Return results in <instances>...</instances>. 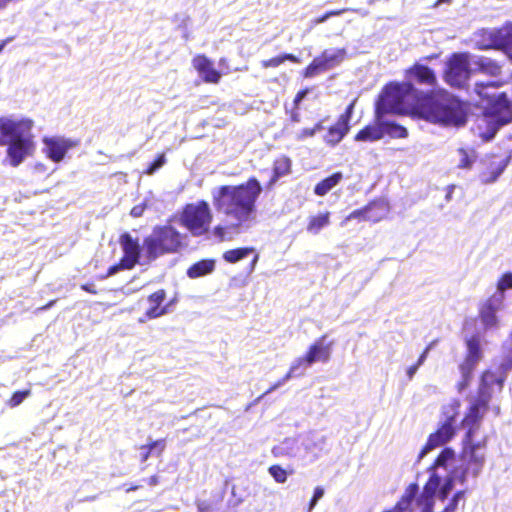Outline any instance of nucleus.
Here are the masks:
<instances>
[{"label": "nucleus", "instance_id": "nucleus-28", "mask_svg": "<svg viewBox=\"0 0 512 512\" xmlns=\"http://www.w3.org/2000/svg\"><path fill=\"white\" fill-rule=\"evenodd\" d=\"M254 252L253 248H237L228 250L223 254V258L225 261L229 263H236L245 257H247L250 253Z\"/></svg>", "mask_w": 512, "mask_h": 512}, {"label": "nucleus", "instance_id": "nucleus-50", "mask_svg": "<svg viewBox=\"0 0 512 512\" xmlns=\"http://www.w3.org/2000/svg\"><path fill=\"white\" fill-rule=\"evenodd\" d=\"M141 450H142V454H141L142 460L146 461L148 459L151 451L146 447V445L142 446Z\"/></svg>", "mask_w": 512, "mask_h": 512}, {"label": "nucleus", "instance_id": "nucleus-4", "mask_svg": "<svg viewBox=\"0 0 512 512\" xmlns=\"http://www.w3.org/2000/svg\"><path fill=\"white\" fill-rule=\"evenodd\" d=\"M185 239L186 235L171 225L158 226L145 238L143 252L148 260H155L162 255L180 251L185 246Z\"/></svg>", "mask_w": 512, "mask_h": 512}, {"label": "nucleus", "instance_id": "nucleus-36", "mask_svg": "<svg viewBox=\"0 0 512 512\" xmlns=\"http://www.w3.org/2000/svg\"><path fill=\"white\" fill-rule=\"evenodd\" d=\"M508 289H512V272H507L502 275L498 281L497 291L495 293L504 295V292Z\"/></svg>", "mask_w": 512, "mask_h": 512}, {"label": "nucleus", "instance_id": "nucleus-20", "mask_svg": "<svg viewBox=\"0 0 512 512\" xmlns=\"http://www.w3.org/2000/svg\"><path fill=\"white\" fill-rule=\"evenodd\" d=\"M406 78L410 80H416L419 83L426 85H433L436 82L435 74L428 67L416 64L409 70H407Z\"/></svg>", "mask_w": 512, "mask_h": 512}, {"label": "nucleus", "instance_id": "nucleus-46", "mask_svg": "<svg viewBox=\"0 0 512 512\" xmlns=\"http://www.w3.org/2000/svg\"><path fill=\"white\" fill-rule=\"evenodd\" d=\"M145 210V205L144 204H140V205H136L134 206L132 209H131V215L133 217H140L142 216L143 212Z\"/></svg>", "mask_w": 512, "mask_h": 512}, {"label": "nucleus", "instance_id": "nucleus-39", "mask_svg": "<svg viewBox=\"0 0 512 512\" xmlns=\"http://www.w3.org/2000/svg\"><path fill=\"white\" fill-rule=\"evenodd\" d=\"M461 380L457 383L456 388L459 393H463L464 390L469 386L470 381L472 379V373H464V371H460Z\"/></svg>", "mask_w": 512, "mask_h": 512}, {"label": "nucleus", "instance_id": "nucleus-33", "mask_svg": "<svg viewBox=\"0 0 512 512\" xmlns=\"http://www.w3.org/2000/svg\"><path fill=\"white\" fill-rule=\"evenodd\" d=\"M500 85H502L501 81L489 82L487 84L476 83L475 87H474V91L476 92V94L479 97H481L483 99H491L494 96L492 94H490L488 90L491 89V88H496V87H498Z\"/></svg>", "mask_w": 512, "mask_h": 512}, {"label": "nucleus", "instance_id": "nucleus-44", "mask_svg": "<svg viewBox=\"0 0 512 512\" xmlns=\"http://www.w3.org/2000/svg\"><path fill=\"white\" fill-rule=\"evenodd\" d=\"M393 130L391 131V134H393L396 137L399 138H405L408 135L407 130L404 127L401 126H393Z\"/></svg>", "mask_w": 512, "mask_h": 512}, {"label": "nucleus", "instance_id": "nucleus-7", "mask_svg": "<svg viewBox=\"0 0 512 512\" xmlns=\"http://www.w3.org/2000/svg\"><path fill=\"white\" fill-rule=\"evenodd\" d=\"M315 448V443L311 434L297 438L285 439L280 445L273 449L276 456H286L304 460L308 454Z\"/></svg>", "mask_w": 512, "mask_h": 512}, {"label": "nucleus", "instance_id": "nucleus-34", "mask_svg": "<svg viewBox=\"0 0 512 512\" xmlns=\"http://www.w3.org/2000/svg\"><path fill=\"white\" fill-rule=\"evenodd\" d=\"M458 154H459V162H458V167L460 168H470L472 166V164L474 163L475 161V155L473 152H468L464 149H459L458 150Z\"/></svg>", "mask_w": 512, "mask_h": 512}, {"label": "nucleus", "instance_id": "nucleus-59", "mask_svg": "<svg viewBox=\"0 0 512 512\" xmlns=\"http://www.w3.org/2000/svg\"><path fill=\"white\" fill-rule=\"evenodd\" d=\"M6 45V41H3L1 44H0V52L3 50L4 46Z\"/></svg>", "mask_w": 512, "mask_h": 512}, {"label": "nucleus", "instance_id": "nucleus-10", "mask_svg": "<svg viewBox=\"0 0 512 512\" xmlns=\"http://www.w3.org/2000/svg\"><path fill=\"white\" fill-rule=\"evenodd\" d=\"M483 121L492 125L493 133H495L500 126L512 121V109L505 94H500L495 102L492 103Z\"/></svg>", "mask_w": 512, "mask_h": 512}, {"label": "nucleus", "instance_id": "nucleus-35", "mask_svg": "<svg viewBox=\"0 0 512 512\" xmlns=\"http://www.w3.org/2000/svg\"><path fill=\"white\" fill-rule=\"evenodd\" d=\"M31 395V390L26 389L23 391L15 392L11 398L8 400L7 404L11 408H15L19 406L27 397Z\"/></svg>", "mask_w": 512, "mask_h": 512}, {"label": "nucleus", "instance_id": "nucleus-57", "mask_svg": "<svg viewBox=\"0 0 512 512\" xmlns=\"http://www.w3.org/2000/svg\"><path fill=\"white\" fill-rule=\"evenodd\" d=\"M54 303H55V301H51V302H49L47 305L43 306V307L41 308V310H47V309H49V308H50Z\"/></svg>", "mask_w": 512, "mask_h": 512}, {"label": "nucleus", "instance_id": "nucleus-12", "mask_svg": "<svg viewBox=\"0 0 512 512\" xmlns=\"http://www.w3.org/2000/svg\"><path fill=\"white\" fill-rule=\"evenodd\" d=\"M355 100L347 107L344 114H342L335 125L329 128L324 137L326 144L330 146L337 145L349 131V122L353 113Z\"/></svg>", "mask_w": 512, "mask_h": 512}, {"label": "nucleus", "instance_id": "nucleus-38", "mask_svg": "<svg viewBox=\"0 0 512 512\" xmlns=\"http://www.w3.org/2000/svg\"><path fill=\"white\" fill-rule=\"evenodd\" d=\"M464 493V491L457 492L451 499L450 503L444 508L443 512H455L459 502L464 498Z\"/></svg>", "mask_w": 512, "mask_h": 512}, {"label": "nucleus", "instance_id": "nucleus-49", "mask_svg": "<svg viewBox=\"0 0 512 512\" xmlns=\"http://www.w3.org/2000/svg\"><path fill=\"white\" fill-rule=\"evenodd\" d=\"M120 268H123L121 264L110 267L107 274L103 278L110 277L116 274L120 270Z\"/></svg>", "mask_w": 512, "mask_h": 512}, {"label": "nucleus", "instance_id": "nucleus-58", "mask_svg": "<svg viewBox=\"0 0 512 512\" xmlns=\"http://www.w3.org/2000/svg\"><path fill=\"white\" fill-rule=\"evenodd\" d=\"M225 63H226V59H224V58H222V59L219 61V65H220V66H223Z\"/></svg>", "mask_w": 512, "mask_h": 512}, {"label": "nucleus", "instance_id": "nucleus-64", "mask_svg": "<svg viewBox=\"0 0 512 512\" xmlns=\"http://www.w3.org/2000/svg\"><path fill=\"white\" fill-rule=\"evenodd\" d=\"M139 322L144 323V322H145V319H144V318H140V319H139Z\"/></svg>", "mask_w": 512, "mask_h": 512}, {"label": "nucleus", "instance_id": "nucleus-18", "mask_svg": "<svg viewBox=\"0 0 512 512\" xmlns=\"http://www.w3.org/2000/svg\"><path fill=\"white\" fill-rule=\"evenodd\" d=\"M325 338L323 336L316 340L305 354L311 365L316 362H327L330 359L332 343H325Z\"/></svg>", "mask_w": 512, "mask_h": 512}, {"label": "nucleus", "instance_id": "nucleus-15", "mask_svg": "<svg viewBox=\"0 0 512 512\" xmlns=\"http://www.w3.org/2000/svg\"><path fill=\"white\" fill-rule=\"evenodd\" d=\"M120 243L124 251L121 260V266L125 269H131L137 263L140 257V247L137 241L133 240L129 234H124L120 238Z\"/></svg>", "mask_w": 512, "mask_h": 512}, {"label": "nucleus", "instance_id": "nucleus-52", "mask_svg": "<svg viewBox=\"0 0 512 512\" xmlns=\"http://www.w3.org/2000/svg\"><path fill=\"white\" fill-rule=\"evenodd\" d=\"M34 170L36 172H45L46 171V166L43 163H37L34 166Z\"/></svg>", "mask_w": 512, "mask_h": 512}, {"label": "nucleus", "instance_id": "nucleus-45", "mask_svg": "<svg viewBox=\"0 0 512 512\" xmlns=\"http://www.w3.org/2000/svg\"><path fill=\"white\" fill-rule=\"evenodd\" d=\"M419 367L420 366L417 363L407 367V369H406V376H407L408 380H412L413 379V377L415 376V374L418 371Z\"/></svg>", "mask_w": 512, "mask_h": 512}, {"label": "nucleus", "instance_id": "nucleus-60", "mask_svg": "<svg viewBox=\"0 0 512 512\" xmlns=\"http://www.w3.org/2000/svg\"><path fill=\"white\" fill-rule=\"evenodd\" d=\"M449 1L450 0H438L436 4L439 5L440 3H445V2H449Z\"/></svg>", "mask_w": 512, "mask_h": 512}, {"label": "nucleus", "instance_id": "nucleus-63", "mask_svg": "<svg viewBox=\"0 0 512 512\" xmlns=\"http://www.w3.org/2000/svg\"><path fill=\"white\" fill-rule=\"evenodd\" d=\"M222 230H223V228H221V227H218V228H217V232H219V233H220Z\"/></svg>", "mask_w": 512, "mask_h": 512}, {"label": "nucleus", "instance_id": "nucleus-37", "mask_svg": "<svg viewBox=\"0 0 512 512\" xmlns=\"http://www.w3.org/2000/svg\"><path fill=\"white\" fill-rule=\"evenodd\" d=\"M322 129V122H319L312 128H304L301 131H299L296 135V138L297 140L302 141L308 137H313L317 132L321 131Z\"/></svg>", "mask_w": 512, "mask_h": 512}, {"label": "nucleus", "instance_id": "nucleus-48", "mask_svg": "<svg viewBox=\"0 0 512 512\" xmlns=\"http://www.w3.org/2000/svg\"><path fill=\"white\" fill-rule=\"evenodd\" d=\"M287 381H284V377L278 381L277 383H275L274 385H272L265 393L264 395L266 394H269L271 393L272 391L278 389L280 386H282L283 384H285Z\"/></svg>", "mask_w": 512, "mask_h": 512}, {"label": "nucleus", "instance_id": "nucleus-8", "mask_svg": "<svg viewBox=\"0 0 512 512\" xmlns=\"http://www.w3.org/2000/svg\"><path fill=\"white\" fill-rule=\"evenodd\" d=\"M345 57L346 49L344 48L327 49L305 69L304 76L311 78L322 71L332 69L342 63Z\"/></svg>", "mask_w": 512, "mask_h": 512}, {"label": "nucleus", "instance_id": "nucleus-17", "mask_svg": "<svg viewBox=\"0 0 512 512\" xmlns=\"http://www.w3.org/2000/svg\"><path fill=\"white\" fill-rule=\"evenodd\" d=\"M389 211L388 205L384 202L372 203L367 206L363 210H355L353 211L346 220L355 219V218H363L365 220L370 221H379L382 219Z\"/></svg>", "mask_w": 512, "mask_h": 512}, {"label": "nucleus", "instance_id": "nucleus-27", "mask_svg": "<svg viewBox=\"0 0 512 512\" xmlns=\"http://www.w3.org/2000/svg\"><path fill=\"white\" fill-rule=\"evenodd\" d=\"M214 269V261L212 260H202L194 265H192L188 269V276L190 278H198L201 276H204L206 274H209Z\"/></svg>", "mask_w": 512, "mask_h": 512}, {"label": "nucleus", "instance_id": "nucleus-5", "mask_svg": "<svg viewBox=\"0 0 512 512\" xmlns=\"http://www.w3.org/2000/svg\"><path fill=\"white\" fill-rule=\"evenodd\" d=\"M181 224L193 235L199 236L208 231L212 221V213L205 201L186 205L181 217Z\"/></svg>", "mask_w": 512, "mask_h": 512}, {"label": "nucleus", "instance_id": "nucleus-9", "mask_svg": "<svg viewBox=\"0 0 512 512\" xmlns=\"http://www.w3.org/2000/svg\"><path fill=\"white\" fill-rule=\"evenodd\" d=\"M43 154L55 163L64 160L69 150L78 146V141L63 136H46L42 139Z\"/></svg>", "mask_w": 512, "mask_h": 512}, {"label": "nucleus", "instance_id": "nucleus-51", "mask_svg": "<svg viewBox=\"0 0 512 512\" xmlns=\"http://www.w3.org/2000/svg\"><path fill=\"white\" fill-rule=\"evenodd\" d=\"M306 95H307V90L298 92V94L295 97V103L297 104L300 101H302Z\"/></svg>", "mask_w": 512, "mask_h": 512}, {"label": "nucleus", "instance_id": "nucleus-11", "mask_svg": "<svg viewBox=\"0 0 512 512\" xmlns=\"http://www.w3.org/2000/svg\"><path fill=\"white\" fill-rule=\"evenodd\" d=\"M505 295L494 293L480 309L481 323L485 329H491L498 326L496 313L502 310L504 306Z\"/></svg>", "mask_w": 512, "mask_h": 512}, {"label": "nucleus", "instance_id": "nucleus-2", "mask_svg": "<svg viewBox=\"0 0 512 512\" xmlns=\"http://www.w3.org/2000/svg\"><path fill=\"white\" fill-rule=\"evenodd\" d=\"M261 191L255 178L241 185L221 186L213 192L214 205L225 215L227 225L237 229L254 219L255 203Z\"/></svg>", "mask_w": 512, "mask_h": 512}, {"label": "nucleus", "instance_id": "nucleus-30", "mask_svg": "<svg viewBox=\"0 0 512 512\" xmlns=\"http://www.w3.org/2000/svg\"><path fill=\"white\" fill-rule=\"evenodd\" d=\"M309 366H311V364L308 362V359H307L306 355L296 358L292 362L289 371L284 376V381L290 380L292 377L297 375V372L299 370H301V369L305 370Z\"/></svg>", "mask_w": 512, "mask_h": 512}, {"label": "nucleus", "instance_id": "nucleus-23", "mask_svg": "<svg viewBox=\"0 0 512 512\" xmlns=\"http://www.w3.org/2000/svg\"><path fill=\"white\" fill-rule=\"evenodd\" d=\"M330 224V212H322L308 218L306 230L312 235H317Z\"/></svg>", "mask_w": 512, "mask_h": 512}, {"label": "nucleus", "instance_id": "nucleus-16", "mask_svg": "<svg viewBox=\"0 0 512 512\" xmlns=\"http://www.w3.org/2000/svg\"><path fill=\"white\" fill-rule=\"evenodd\" d=\"M474 42L481 50H500L499 28H483L474 33Z\"/></svg>", "mask_w": 512, "mask_h": 512}, {"label": "nucleus", "instance_id": "nucleus-55", "mask_svg": "<svg viewBox=\"0 0 512 512\" xmlns=\"http://www.w3.org/2000/svg\"><path fill=\"white\" fill-rule=\"evenodd\" d=\"M258 258H259V256L256 254V255L254 256V259H253L252 263H251V270H254V268H255V266H256V263H257V261H258Z\"/></svg>", "mask_w": 512, "mask_h": 512}, {"label": "nucleus", "instance_id": "nucleus-1", "mask_svg": "<svg viewBox=\"0 0 512 512\" xmlns=\"http://www.w3.org/2000/svg\"><path fill=\"white\" fill-rule=\"evenodd\" d=\"M385 113H414L429 122L454 127L464 125L467 115L465 105L448 92L440 91L421 99L409 82L386 86L376 106L379 122Z\"/></svg>", "mask_w": 512, "mask_h": 512}, {"label": "nucleus", "instance_id": "nucleus-42", "mask_svg": "<svg viewBox=\"0 0 512 512\" xmlns=\"http://www.w3.org/2000/svg\"><path fill=\"white\" fill-rule=\"evenodd\" d=\"M347 10L348 9H340V10L329 11V12L325 13L323 16L314 19L313 23L316 24V25L317 24H321V23L325 22L326 20H328L330 17L341 15L342 13H344Z\"/></svg>", "mask_w": 512, "mask_h": 512}, {"label": "nucleus", "instance_id": "nucleus-3", "mask_svg": "<svg viewBox=\"0 0 512 512\" xmlns=\"http://www.w3.org/2000/svg\"><path fill=\"white\" fill-rule=\"evenodd\" d=\"M34 122L26 117H0V146H6V161L18 167L31 157L36 149L32 133Z\"/></svg>", "mask_w": 512, "mask_h": 512}, {"label": "nucleus", "instance_id": "nucleus-61", "mask_svg": "<svg viewBox=\"0 0 512 512\" xmlns=\"http://www.w3.org/2000/svg\"><path fill=\"white\" fill-rule=\"evenodd\" d=\"M137 488H138L137 486L131 487V488L127 489V492L132 491V490H136Z\"/></svg>", "mask_w": 512, "mask_h": 512}, {"label": "nucleus", "instance_id": "nucleus-21", "mask_svg": "<svg viewBox=\"0 0 512 512\" xmlns=\"http://www.w3.org/2000/svg\"><path fill=\"white\" fill-rule=\"evenodd\" d=\"M500 50L512 62V22L499 27Z\"/></svg>", "mask_w": 512, "mask_h": 512}, {"label": "nucleus", "instance_id": "nucleus-13", "mask_svg": "<svg viewBox=\"0 0 512 512\" xmlns=\"http://www.w3.org/2000/svg\"><path fill=\"white\" fill-rule=\"evenodd\" d=\"M467 353L464 361L460 364L459 370L464 373H473L476 366L483 359V350L478 336H472L466 339Z\"/></svg>", "mask_w": 512, "mask_h": 512}, {"label": "nucleus", "instance_id": "nucleus-29", "mask_svg": "<svg viewBox=\"0 0 512 512\" xmlns=\"http://www.w3.org/2000/svg\"><path fill=\"white\" fill-rule=\"evenodd\" d=\"M269 475L279 484H284L289 475L294 473V470H286L280 465H272L268 468Z\"/></svg>", "mask_w": 512, "mask_h": 512}, {"label": "nucleus", "instance_id": "nucleus-32", "mask_svg": "<svg viewBox=\"0 0 512 512\" xmlns=\"http://www.w3.org/2000/svg\"><path fill=\"white\" fill-rule=\"evenodd\" d=\"M286 60L299 63L300 60L298 57L294 56L293 54H283L268 60H263L261 62V65L263 68H269V67H278L282 63H284Z\"/></svg>", "mask_w": 512, "mask_h": 512}, {"label": "nucleus", "instance_id": "nucleus-53", "mask_svg": "<svg viewBox=\"0 0 512 512\" xmlns=\"http://www.w3.org/2000/svg\"><path fill=\"white\" fill-rule=\"evenodd\" d=\"M81 288L89 293H93L95 294L96 291L93 289V286L92 285H88V284H84L81 286Z\"/></svg>", "mask_w": 512, "mask_h": 512}, {"label": "nucleus", "instance_id": "nucleus-41", "mask_svg": "<svg viewBox=\"0 0 512 512\" xmlns=\"http://www.w3.org/2000/svg\"><path fill=\"white\" fill-rule=\"evenodd\" d=\"M166 162V158L164 154H161L156 161H154L146 170L147 175L154 174L158 169H160Z\"/></svg>", "mask_w": 512, "mask_h": 512}, {"label": "nucleus", "instance_id": "nucleus-25", "mask_svg": "<svg viewBox=\"0 0 512 512\" xmlns=\"http://www.w3.org/2000/svg\"><path fill=\"white\" fill-rule=\"evenodd\" d=\"M384 136V130L381 125L367 126L362 129L356 136V141L373 142L380 140Z\"/></svg>", "mask_w": 512, "mask_h": 512}, {"label": "nucleus", "instance_id": "nucleus-47", "mask_svg": "<svg viewBox=\"0 0 512 512\" xmlns=\"http://www.w3.org/2000/svg\"><path fill=\"white\" fill-rule=\"evenodd\" d=\"M430 348H431V345H429V346H428V347H427V348L422 352V354L420 355V357L418 358V360H417V362H416V363H417L419 366H421V365L425 362V360L427 359V355H428V352H429Z\"/></svg>", "mask_w": 512, "mask_h": 512}, {"label": "nucleus", "instance_id": "nucleus-6", "mask_svg": "<svg viewBox=\"0 0 512 512\" xmlns=\"http://www.w3.org/2000/svg\"><path fill=\"white\" fill-rule=\"evenodd\" d=\"M472 55L455 53L446 63L445 79L451 86L462 87L474 73Z\"/></svg>", "mask_w": 512, "mask_h": 512}, {"label": "nucleus", "instance_id": "nucleus-40", "mask_svg": "<svg viewBox=\"0 0 512 512\" xmlns=\"http://www.w3.org/2000/svg\"><path fill=\"white\" fill-rule=\"evenodd\" d=\"M324 496V489L320 486L314 489L313 497L309 503L307 512H312L317 502Z\"/></svg>", "mask_w": 512, "mask_h": 512}, {"label": "nucleus", "instance_id": "nucleus-31", "mask_svg": "<svg viewBox=\"0 0 512 512\" xmlns=\"http://www.w3.org/2000/svg\"><path fill=\"white\" fill-rule=\"evenodd\" d=\"M290 166H291V163L288 158L282 157V158L277 159L274 163V168H273L274 176H273L271 182L273 183V182L277 181V179L279 177L287 175L290 171Z\"/></svg>", "mask_w": 512, "mask_h": 512}, {"label": "nucleus", "instance_id": "nucleus-26", "mask_svg": "<svg viewBox=\"0 0 512 512\" xmlns=\"http://www.w3.org/2000/svg\"><path fill=\"white\" fill-rule=\"evenodd\" d=\"M507 164L508 160L491 164L490 168L487 171H483L480 174L481 182L485 184L495 182L498 179V177L503 173Z\"/></svg>", "mask_w": 512, "mask_h": 512}, {"label": "nucleus", "instance_id": "nucleus-62", "mask_svg": "<svg viewBox=\"0 0 512 512\" xmlns=\"http://www.w3.org/2000/svg\"><path fill=\"white\" fill-rule=\"evenodd\" d=\"M361 15H362V16H366V15H367V12H366V11H363V12H361Z\"/></svg>", "mask_w": 512, "mask_h": 512}, {"label": "nucleus", "instance_id": "nucleus-24", "mask_svg": "<svg viewBox=\"0 0 512 512\" xmlns=\"http://www.w3.org/2000/svg\"><path fill=\"white\" fill-rule=\"evenodd\" d=\"M342 179V173L336 172L333 175L319 182L314 188V193L318 196H324L329 191H331L336 185H338Z\"/></svg>", "mask_w": 512, "mask_h": 512}, {"label": "nucleus", "instance_id": "nucleus-22", "mask_svg": "<svg viewBox=\"0 0 512 512\" xmlns=\"http://www.w3.org/2000/svg\"><path fill=\"white\" fill-rule=\"evenodd\" d=\"M166 293L164 290H158L151 294L148 301L153 305L146 312V318L154 319L158 318L166 313V308H160V304L164 301Z\"/></svg>", "mask_w": 512, "mask_h": 512}, {"label": "nucleus", "instance_id": "nucleus-19", "mask_svg": "<svg viewBox=\"0 0 512 512\" xmlns=\"http://www.w3.org/2000/svg\"><path fill=\"white\" fill-rule=\"evenodd\" d=\"M472 66L474 73L479 72L491 77L501 75L502 66L494 59L485 56H473Z\"/></svg>", "mask_w": 512, "mask_h": 512}, {"label": "nucleus", "instance_id": "nucleus-56", "mask_svg": "<svg viewBox=\"0 0 512 512\" xmlns=\"http://www.w3.org/2000/svg\"><path fill=\"white\" fill-rule=\"evenodd\" d=\"M492 410L496 415H499L500 413V406L499 405H493Z\"/></svg>", "mask_w": 512, "mask_h": 512}, {"label": "nucleus", "instance_id": "nucleus-54", "mask_svg": "<svg viewBox=\"0 0 512 512\" xmlns=\"http://www.w3.org/2000/svg\"><path fill=\"white\" fill-rule=\"evenodd\" d=\"M148 484L151 485V486H155L158 484V476L154 475V476H151L149 479H148Z\"/></svg>", "mask_w": 512, "mask_h": 512}, {"label": "nucleus", "instance_id": "nucleus-14", "mask_svg": "<svg viewBox=\"0 0 512 512\" xmlns=\"http://www.w3.org/2000/svg\"><path fill=\"white\" fill-rule=\"evenodd\" d=\"M192 66L205 83H219L221 72L214 68L213 62L205 55L195 56L192 60Z\"/></svg>", "mask_w": 512, "mask_h": 512}, {"label": "nucleus", "instance_id": "nucleus-43", "mask_svg": "<svg viewBox=\"0 0 512 512\" xmlns=\"http://www.w3.org/2000/svg\"><path fill=\"white\" fill-rule=\"evenodd\" d=\"M146 447L151 451L153 452L154 450H158V453H162L163 450L165 449V441L164 440H156V441H153L151 444L149 445H146Z\"/></svg>", "mask_w": 512, "mask_h": 512}]
</instances>
